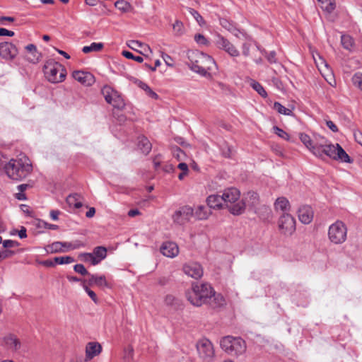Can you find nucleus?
<instances>
[{
  "label": "nucleus",
  "instance_id": "1",
  "mask_svg": "<svg viewBox=\"0 0 362 362\" xmlns=\"http://www.w3.org/2000/svg\"><path fill=\"white\" fill-rule=\"evenodd\" d=\"M311 153L322 160L329 158L347 163H352L349 156L339 144H333L320 134L315 135V141H314V146L311 147Z\"/></svg>",
  "mask_w": 362,
  "mask_h": 362
},
{
  "label": "nucleus",
  "instance_id": "2",
  "mask_svg": "<svg viewBox=\"0 0 362 362\" xmlns=\"http://www.w3.org/2000/svg\"><path fill=\"white\" fill-rule=\"evenodd\" d=\"M188 300L195 306H201L209 302L212 297L217 300V305L221 306L224 304L225 300L221 295L215 296L212 287L209 284H195L192 286L191 291L186 293Z\"/></svg>",
  "mask_w": 362,
  "mask_h": 362
},
{
  "label": "nucleus",
  "instance_id": "3",
  "mask_svg": "<svg viewBox=\"0 0 362 362\" xmlns=\"http://www.w3.org/2000/svg\"><path fill=\"white\" fill-rule=\"evenodd\" d=\"M6 175L12 180H22L33 170L30 159L22 156L16 159H11L4 166Z\"/></svg>",
  "mask_w": 362,
  "mask_h": 362
},
{
  "label": "nucleus",
  "instance_id": "4",
  "mask_svg": "<svg viewBox=\"0 0 362 362\" xmlns=\"http://www.w3.org/2000/svg\"><path fill=\"white\" fill-rule=\"evenodd\" d=\"M187 54L188 66L201 76H206L208 74V70H212L213 66H216L214 59L208 54L199 52H189Z\"/></svg>",
  "mask_w": 362,
  "mask_h": 362
},
{
  "label": "nucleus",
  "instance_id": "5",
  "mask_svg": "<svg viewBox=\"0 0 362 362\" xmlns=\"http://www.w3.org/2000/svg\"><path fill=\"white\" fill-rule=\"evenodd\" d=\"M240 191L235 187L225 189L222 197L226 206L233 215H240L245 211L246 204L243 200H240Z\"/></svg>",
  "mask_w": 362,
  "mask_h": 362
},
{
  "label": "nucleus",
  "instance_id": "6",
  "mask_svg": "<svg viewBox=\"0 0 362 362\" xmlns=\"http://www.w3.org/2000/svg\"><path fill=\"white\" fill-rule=\"evenodd\" d=\"M220 346L226 353L234 356L243 355L246 351V343L240 337L226 336L221 339Z\"/></svg>",
  "mask_w": 362,
  "mask_h": 362
},
{
  "label": "nucleus",
  "instance_id": "7",
  "mask_svg": "<svg viewBox=\"0 0 362 362\" xmlns=\"http://www.w3.org/2000/svg\"><path fill=\"white\" fill-rule=\"evenodd\" d=\"M43 71L46 78L53 83L62 82L66 76V71L62 65L52 61L45 63Z\"/></svg>",
  "mask_w": 362,
  "mask_h": 362
},
{
  "label": "nucleus",
  "instance_id": "8",
  "mask_svg": "<svg viewBox=\"0 0 362 362\" xmlns=\"http://www.w3.org/2000/svg\"><path fill=\"white\" fill-rule=\"evenodd\" d=\"M347 228L341 221H337L329 227L328 237L334 244H341L346 241Z\"/></svg>",
  "mask_w": 362,
  "mask_h": 362
},
{
  "label": "nucleus",
  "instance_id": "9",
  "mask_svg": "<svg viewBox=\"0 0 362 362\" xmlns=\"http://www.w3.org/2000/svg\"><path fill=\"white\" fill-rule=\"evenodd\" d=\"M102 93L106 102L115 108L122 110L124 107L125 103L121 95L112 87L105 86L102 89Z\"/></svg>",
  "mask_w": 362,
  "mask_h": 362
},
{
  "label": "nucleus",
  "instance_id": "10",
  "mask_svg": "<svg viewBox=\"0 0 362 362\" xmlns=\"http://www.w3.org/2000/svg\"><path fill=\"white\" fill-rule=\"evenodd\" d=\"M198 354L204 361L210 362L215 352L212 343L206 338L199 339L196 344Z\"/></svg>",
  "mask_w": 362,
  "mask_h": 362
},
{
  "label": "nucleus",
  "instance_id": "11",
  "mask_svg": "<svg viewBox=\"0 0 362 362\" xmlns=\"http://www.w3.org/2000/svg\"><path fill=\"white\" fill-rule=\"evenodd\" d=\"M216 46L232 57L240 56L239 50L228 40L221 35H217L215 40Z\"/></svg>",
  "mask_w": 362,
  "mask_h": 362
},
{
  "label": "nucleus",
  "instance_id": "12",
  "mask_svg": "<svg viewBox=\"0 0 362 362\" xmlns=\"http://www.w3.org/2000/svg\"><path fill=\"white\" fill-rule=\"evenodd\" d=\"M194 216V209L189 206H183L175 211L172 216L174 223L183 225Z\"/></svg>",
  "mask_w": 362,
  "mask_h": 362
},
{
  "label": "nucleus",
  "instance_id": "13",
  "mask_svg": "<svg viewBox=\"0 0 362 362\" xmlns=\"http://www.w3.org/2000/svg\"><path fill=\"white\" fill-rule=\"evenodd\" d=\"M279 228L284 235H291L296 230L294 218L288 214H284L279 218Z\"/></svg>",
  "mask_w": 362,
  "mask_h": 362
},
{
  "label": "nucleus",
  "instance_id": "14",
  "mask_svg": "<svg viewBox=\"0 0 362 362\" xmlns=\"http://www.w3.org/2000/svg\"><path fill=\"white\" fill-rule=\"evenodd\" d=\"M182 271L186 275L194 279H200L204 274L202 265L194 262L185 264L182 267Z\"/></svg>",
  "mask_w": 362,
  "mask_h": 362
},
{
  "label": "nucleus",
  "instance_id": "15",
  "mask_svg": "<svg viewBox=\"0 0 362 362\" xmlns=\"http://www.w3.org/2000/svg\"><path fill=\"white\" fill-rule=\"evenodd\" d=\"M18 50L15 45L8 42L0 43V57L5 59L12 60L18 54Z\"/></svg>",
  "mask_w": 362,
  "mask_h": 362
},
{
  "label": "nucleus",
  "instance_id": "16",
  "mask_svg": "<svg viewBox=\"0 0 362 362\" xmlns=\"http://www.w3.org/2000/svg\"><path fill=\"white\" fill-rule=\"evenodd\" d=\"M72 76L76 81L86 86H91L95 82L94 76L89 72L74 71Z\"/></svg>",
  "mask_w": 362,
  "mask_h": 362
},
{
  "label": "nucleus",
  "instance_id": "17",
  "mask_svg": "<svg viewBox=\"0 0 362 362\" xmlns=\"http://www.w3.org/2000/svg\"><path fill=\"white\" fill-rule=\"evenodd\" d=\"M160 252L165 257L173 258L179 253L177 245L174 242H165L160 248Z\"/></svg>",
  "mask_w": 362,
  "mask_h": 362
},
{
  "label": "nucleus",
  "instance_id": "18",
  "mask_svg": "<svg viewBox=\"0 0 362 362\" xmlns=\"http://www.w3.org/2000/svg\"><path fill=\"white\" fill-rule=\"evenodd\" d=\"M298 218L304 224L310 223L313 218V211L309 206H303L298 211Z\"/></svg>",
  "mask_w": 362,
  "mask_h": 362
},
{
  "label": "nucleus",
  "instance_id": "19",
  "mask_svg": "<svg viewBox=\"0 0 362 362\" xmlns=\"http://www.w3.org/2000/svg\"><path fill=\"white\" fill-rule=\"evenodd\" d=\"M25 49L26 51L25 57L27 61L33 64H36L40 61L41 54L37 51L35 45H28Z\"/></svg>",
  "mask_w": 362,
  "mask_h": 362
},
{
  "label": "nucleus",
  "instance_id": "20",
  "mask_svg": "<svg viewBox=\"0 0 362 362\" xmlns=\"http://www.w3.org/2000/svg\"><path fill=\"white\" fill-rule=\"evenodd\" d=\"M102 351V346L98 342H88L86 347V358L90 360L95 356L99 355Z\"/></svg>",
  "mask_w": 362,
  "mask_h": 362
},
{
  "label": "nucleus",
  "instance_id": "21",
  "mask_svg": "<svg viewBox=\"0 0 362 362\" xmlns=\"http://www.w3.org/2000/svg\"><path fill=\"white\" fill-rule=\"evenodd\" d=\"M88 277V279L86 280V284L89 286L95 285L100 288L108 286V284L104 275L98 276L97 274H90Z\"/></svg>",
  "mask_w": 362,
  "mask_h": 362
},
{
  "label": "nucleus",
  "instance_id": "22",
  "mask_svg": "<svg viewBox=\"0 0 362 362\" xmlns=\"http://www.w3.org/2000/svg\"><path fill=\"white\" fill-rule=\"evenodd\" d=\"M4 341L7 348L11 351H17L21 348L20 340L13 334L6 336Z\"/></svg>",
  "mask_w": 362,
  "mask_h": 362
},
{
  "label": "nucleus",
  "instance_id": "23",
  "mask_svg": "<svg viewBox=\"0 0 362 362\" xmlns=\"http://www.w3.org/2000/svg\"><path fill=\"white\" fill-rule=\"evenodd\" d=\"M206 202L211 209H219L223 206V199L222 195L212 194L207 197Z\"/></svg>",
  "mask_w": 362,
  "mask_h": 362
},
{
  "label": "nucleus",
  "instance_id": "24",
  "mask_svg": "<svg viewBox=\"0 0 362 362\" xmlns=\"http://www.w3.org/2000/svg\"><path fill=\"white\" fill-rule=\"evenodd\" d=\"M211 214L210 210L204 206H198L195 211L194 210V216L198 220L206 219Z\"/></svg>",
  "mask_w": 362,
  "mask_h": 362
},
{
  "label": "nucleus",
  "instance_id": "25",
  "mask_svg": "<svg viewBox=\"0 0 362 362\" xmlns=\"http://www.w3.org/2000/svg\"><path fill=\"white\" fill-rule=\"evenodd\" d=\"M138 147L144 154H148L151 150L152 145L146 137L142 136L139 137Z\"/></svg>",
  "mask_w": 362,
  "mask_h": 362
},
{
  "label": "nucleus",
  "instance_id": "26",
  "mask_svg": "<svg viewBox=\"0 0 362 362\" xmlns=\"http://www.w3.org/2000/svg\"><path fill=\"white\" fill-rule=\"evenodd\" d=\"M66 203L70 206H74L76 209H79L83 206L81 201V196L78 194H74L68 196L66 198Z\"/></svg>",
  "mask_w": 362,
  "mask_h": 362
},
{
  "label": "nucleus",
  "instance_id": "27",
  "mask_svg": "<svg viewBox=\"0 0 362 362\" xmlns=\"http://www.w3.org/2000/svg\"><path fill=\"white\" fill-rule=\"evenodd\" d=\"M274 206L276 210H281L283 211H288L290 209V204L288 200L285 197L278 198L275 203Z\"/></svg>",
  "mask_w": 362,
  "mask_h": 362
},
{
  "label": "nucleus",
  "instance_id": "28",
  "mask_svg": "<svg viewBox=\"0 0 362 362\" xmlns=\"http://www.w3.org/2000/svg\"><path fill=\"white\" fill-rule=\"evenodd\" d=\"M99 263L107 257V249L103 246H98L93 249L92 252Z\"/></svg>",
  "mask_w": 362,
  "mask_h": 362
},
{
  "label": "nucleus",
  "instance_id": "29",
  "mask_svg": "<svg viewBox=\"0 0 362 362\" xmlns=\"http://www.w3.org/2000/svg\"><path fill=\"white\" fill-rule=\"evenodd\" d=\"M341 43L343 47L349 51H351L354 45V39L349 35L341 36Z\"/></svg>",
  "mask_w": 362,
  "mask_h": 362
},
{
  "label": "nucleus",
  "instance_id": "30",
  "mask_svg": "<svg viewBox=\"0 0 362 362\" xmlns=\"http://www.w3.org/2000/svg\"><path fill=\"white\" fill-rule=\"evenodd\" d=\"M315 135L314 134L313 138H310L306 134L301 133L300 134V139L303 142V144L306 146L307 148L311 152V147L314 146V141H315Z\"/></svg>",
  "mask_w": 362,
  "mask_h": 362
},
{
  "label": "nucleus",
  "instance_id": "31",
  "mask_svg": "<svg viewBox=\"0 0 362 362\" xmlns=\"http://www.w3.org/2000/svg\"><path fill=\"white\" fill-rule=\"evenodd\" d=\"M79 258L81 259V261L88 262L92 265H97L99 264L98 261L97 260V259H95V256L92 252L81 253L79 255Z\"/></svg>",
  "mask_w": 362,
  "mask_h": 362
},
{
  "label": "nucleus",
  "instance_id": "32",
  "mask_svg": "<svg viewBox=\"0 0 362 362\" xmlns=\"http://www.w3.org/2000/svg\"><path fill=\"white\" fill-rule=\"evenodd\" d=\"M273 108L279 114L291 116L293 115L292 110L286 108L279 102L274 103Z\"/></svg>",
  "mask_w": 362,
  "mask_h": 362
},
{
  "label": "nucleus",
  "instance_id": "33",
  "mask_svg": "<svg viewBox=\"0 0 362 362\" xmlns=\"http://www.w3.org/2000/svg\"><path fill=\"white\" fill-rule=\"evenodd\" d=\"M103 47V44L101 42H92L88 46H84L82 49L83 52L89 53L91 52H98Z\"/></svg>",
  "mask_w": 362,
  "mask_h": 362
},
{
  "label": "nucleus",
  "instance_id": "34",
  "mask_svg": "<svg viewBox=\"0 0 362 362\" xmlns=\"http://www.w3.org/2000/svg\"><path fill=\"white\" fill-rule=\"evenodd\" d=\"M47 251L51 253H57L65 252L63 248L62 242H54L47 247Z\"/></svg>",
  "mask_w": 362,
  "mask_h": 362
},
{
  "label": "nucleus",
  "instance_id": "35",
  "mask_svg": "<svg viewBox=\"0 0 362 362\" xmlns=\"http://www.w3.org/2000/svg\"><path fill=\"white\" fill-rule=\"evenodd\" d=\"M317 1L320 3L321 8L329 13L333 11L335 8L334 0H317Z\"/></svg>",
  "mask_w": 362,
  "mask_h": 362
},
{
  "label": "nucleus",
  "instance_id": "36",
  "mask_svg": "<svg viewBox=\"0 0 362 362\" xmlns=\"http://www.w3.org/2000/svg\"><path fill=\"white\" fill-rule=\"evenodd\" d=\"M251 87L255 90L262 98H267V93L263 86L257 81L252 80L250 82Z\"/></svg>",
  "mask_w": 362,
  "mask_h": 362
},
{
  "label": "nucleus",
  "instance_id": "37",
  "mask_svg": "<svg viewBox=\"0 0 362 362\" xmlns=\"http://www.w3.org/2000/svg\"><path fill=\"white\" fill-rule=\"evenodd\" d=\"M187 11L189 13L194 17L196 21L198 23L199 25H202L204 24V20L202 16L199 13V12L194 8H187Z\"/></svg>",
  "mask_w": 362,
  "mask_h": 362
},
{
  "label": "nucleus",
  "instance_id": "38",
  "mask_svg": "<svg viewBox=\"0 0 362 362\" xmlns=\"http://www.w3.org/2000/svg\"><path fill=\"white\" fill-rule=\"evenodd\" d=\"M173 29L175 35L180 36L184 33L183 23L178 20H177L173 25Z\"/></svg>",
  "mask_w": 362,
  "mask_h": 362
},
{
  "label": "nucleus",
  "instance_id": "39",
  "mask_svg": "<svg viewBox=\"0 0 362 362\" xmlns=\"http://www.w3.org/2000/svg\"><path fill=\"white\" fill-rule=\"evenodd\" d=\"M54 260L56 264H70L75 261L74 258L71 256L56 257Z\"/></svg>",
  "mask_w": 362,
  "mask_h": 362
},
{
  "label": "nucleus",
  "instance_id": "40",
  "mask_svg": "<svg viewBox=\"0 0 362 362\" xmlns=\"http://www.w3.org/2000/svg\"><path fill=\"white\" fill-rule=\"evenodd\" d=\"M354 86L362 90V74L360 72L354 74L351 78Z\"/></svg>",
  "mask_w": 362,
  "mask_h": 362
},
{
  "label": "nucleus",
  "instance_id": "41",
  "mask_svg": "<svg viewBox=\"0 0 362 362\" xmlns=\"http://www.w3.org/2000/svg\"><path fill=\"white\" fill-rule=\"evenodd\" d=\"M115 6L117 9L124 12L128 11L130 8V4L124 0L117 1Z\"/></svg>",
  "mask_w": 362,
  "mask_h": 362
},
{
  "label": "nucleus",
  "instance_id": "42",
  "mask_svg": "<svg viewBox=\"0 0 362 362\" xmlns=\"http://www.w3.org/2000/svg\"><path fill=\"white\" fill-rule=\"evenodd\" d=\"M37 227L40 228H47L50 230H57L59 228L57 225L48 223L42 220H39L37 221Z\"/></svg>",
  "mask_w": 362,
  "mask_h": 362
},
{
  "label": "nucleus",
  "instance_id": "43",
  "mask_svg": "<svg viewBox=\"0 0 362 362\" xmlns=\"http://www.w3.org/2000/svg\"><path fill=\"white\" fill-rule=\"evenodd\" d=\"M82 286H83V289L85 290V291L88 295V296L93 300V301L95 303H98V299L97 298V296L94 291H93L92 290L88 288V287L86 284V281H83Z\"/></svg>",
  "mask_w": 362,
  "mask_h": 362
},
{
  "label": "nucleus",
  "instance_id": "44",
  "mask_svg": "<svg viewBox=\"0 0 362 362\" xmlns=\"http://www.w3.org/2000/svg\"><path fill=\"white\" fill-rule=\"evenodd\" d=\"M122 55L127 59H133L137 62L141 63L144 61V59L141 56H134L132 52L129 51L124 50L122 52Z\"/></svg>",
  "mask_w": 362,
  "mask_h": 362
},
{
  "label": "nucleus",
  "instance_id": "45",
  "mask_svg": "<svg viewBox=\"0 0 362 362\" xmlns=\"http://www.w3.org/2000/svg\"><path fill=\"white\" fill-rule=\"evenodd\" d=\"M74 270L82 276H88L90 273L87 271V269L85 268L83 264H77L74 265Z\"/></svg>",
  "mask_w": 362,
  "mask_h": 362
},
{
  "label": "nucleus",
  "instance_id": "46",
  "mask_svg": "<svg viewBox=\"0 0 362 362\" xmlns=\"http://www.w3.org/2000/svg\"><path fill=\"white\" fill-rule=\"evenodd\" d=\"M140 87L152 98H158V95L147 84L142 83Z\"/></svg>",
  "mask_w": 362,
  "mask_h": 362
},
{
  "label": "nucleus",
  "instance_id": "47",
  "mask_svg": "<svg viewBox=\"0 0 362 362\" xmlns=\"http://www.w3.org/2000/svg\"><path fill=\"white\" fill-rule=\"evenodd\" d=\"M127 45L131 48V49H136L137 48L139 47H143L144 46L145 47L144 49H150V47L148 46H146V45H144L143 43L137 41V40H131L129 41V42L127 44Z\"/></svg>",
  "mask_w": 362,
  "mask_h": 362
},
{
  "label": "nucleus",
  "instance_id": "48",
  "mask_svg": "<svg viewBox=\"0 0 362 362\" xmlns=\"http://www.w3.org/2000/svg\"><path fill=\"white\" fill-rule=\"evenodd\" d=\"M274 132L276 134H277L279 137L285 139V140H289V135L283 129L281 128L275 126L274 127Z\"/></svg>",
  "mask_w": 362,
  "mask_h": 362
},
{
  "label": "nucleus",
  "instance_id": "49",
  "mask_svg": "<svg viewBox=\"0 0 362 362\" xmlns=\"http://www.w3.org/2000/svg\"><path fill=\"white\" fill-rule=\"evenodd\" d=\"M2 243H3V247L4 248L16 247L19 245V243L17 241L13 240H6L3 241Z\"/></svg>",
  "mask_w": 362,
  "mask_h": 362
},
{
  "label": "nucleus",
  "instance_id": "50",
  "mask_svg": "<svg viewBox=\"0 0 362 362\" xmlns=\"http://www.w3.org/2000/svg\"><path fill=\"white\" fill-rule=\"evenodd\" d=\"M251 43L249 42H245L242 45V53L245 57L250 56V50Z\"/></svg>",
  "mask_w": 362,
  "mask_h": 362
},
{
  "label": "nucleus",
  "instance_id": "51",
  "mask_svg": "<svg viewBox=\"0 0 362 362\" xmlns=\"http://www.w3.org/2000/svg\"><path fill=\"white\" fill-rule=\"evenodd\" d=\"M265 57L268 62L270 64H274L276 62V52L275 51H271L270 52H267L265 54Z\"/></svg>",
  "mask_w": 362,
  "mask_h": 362
},
{
  "label": "nucleus",
  "instance_id": "52",
  "mask_svg": "<svg viewBox=\"0 0 362 362\" xmlns=\"http://www.w3.org/2000/svg\"><path fill=\"white\" fill-rule=\"evenodd\" d=\"M194 40L199 45H206L208 42L206 37L202 34L195 35Z\"/></svg>",
  "mask_w": 362,
  "mask_h": 362
},
{
  "label": "nucleus",
  "instance_id": "53",
  "mask_svg": "<svg viewBox=\"0 0 362 362\" xmlns=\"http://www.w3.org/2000/svg\"><path fill=\"white\" fill-rule=\"evenodd\" d=\"M15 252L12 250H4L2 252L0 251V259H6L12 255H13Z\"/></svg>",
  "mask_w": 362,
  "mask_h": 362
},
{
  "label": "nucleus",
  "instance_id": "54",
  "mask_svg": "<svg viewBox=\"0 0 362 362\" xmlns=\"http://www.w3.org/2000/svg\"><path fill=\"white\" fill-rule=\"evenodd\" d=\"M247 197L251 200V204L255 205L258 200V194L254 192H250L247 193Z\"/></svg>",
  "mask_w": 362,
  "mask_h": 362
},
{
  "label": "nucleus",
  "instance_id": "55",
  "mask_svg": "<svg viewBox=\"0 0 362 362\" xmlns=\"http://www.w3.org/2000/svg\"><path fill=\"white\" fill-rule=\"evenodd\" d=\"M71 243V244H70L69 246H70V249H71V250L78 249V248L84 246V244L82 242H81L80 240H75V241H73Z\"/></svg>",
  "mask_w": 362,
  "mask_h": 362
},
{
  "label": "nucleus",
  "instance_id": "56",
  "mask_svg": "<svg viewBox=\"0 0 362 362\" xmlns=\"http://www.w3.org/2000/svg\"><path fill=\"white\" fill-rule=\"evenodd\" d=\"M326 125L333 132H337L339 131L337 125L331 120L326 121Z\"/></svg>",
  "mask_w": 362,
  "mask_h": 362
},
{
  "label": "nucleus",
  "instance_id": "57",
  "mask_svg": "<svg viewBox=\"0 0 362 362\" xmlns=\"http://www.w3.org/2000/svg\"><path fill=\"white\" fill-rule=\"evenodd\" d=\"M134 354V349L132 347L129 346L128 349L125 350L124 358L129 361L132 359Z\"/></svg>",
  "mask_w": 362,
  "mask_h": 362
},
{
  "label": "nucleus",
  "instance_id": "58",
  "mask_svg": "<svg viewBox=\"0 0 362 362\" xmlns=\"http://www.w3.org/2000/svg\"><path fill=\"white\" fill-rule=\"evenodd\" d=\"M14 35H15L14 32L8 30L4 28H0V36L13 37Z\"/></svg>",
  "mask_w": 362,
  "mask_h": 362
},
{
  "label": "nucleus",
  "instance_id": "59",
  "mask_svg": "<svg viewBox=\"0 0 362 362\" xmlns=\"http://www.w3.org/2000/svg\"><path fill=\"white\" fill-rule=\"evenodd\" d=\"M162 57H163L164 62H165V64H167V66H173V63H172L173 59L170 56H169L167 54H165L162 55Z\"/></svg>",
  "mask_w": 362,
  "mask_h": 362
},
{
  "label": "nucleus",
  "instance_id": "60",
  "mask_svg": "<svg viewBox=\"0 0 362 362\" xmlns=\"http://www.w3.org/2000/svg\"><path fill=\"white\" fill-rule=\"evenodd\" d=\"M60 214L61 212L59 210H51L49 216L53 221H57L58 220V216Z\"/></svg>",
  "mask_w": 362,
  "mask_h": 362
},
{
  "label": "nucleus",
  "instance_id": "61",
  "mask_svg": "<svg viewBox=\"0 0 362 362\" xmlns=\"http://www.w3.org/2000/svg\"><path fill=\"white\" fill-rule=\"evenodd\" d=\"M174 300H175V298H174V296H173L171 295H168L165 298V303L168 305H173L174 303Z\"/></svg>",
  "mask_w": 362,
  "mask_h": 362
},
{
  "label": "nucleus",
  "instance_id": "62",
  "mask_svg": "<svg viewBox=\"0 0 362 362\" xmlns=\"http://www.w3.org/2000/svg\"><path fill=\"white\" fill-rule=\"evenodd\" d=\"M177 168L182 170V172L188 173V165L185 163H180L178 164Z\"/></svg>",
  "mask_w": 362,
  "mask_h": 362
},
{
  "label": "nucleus",
  "instance_id": "63",
  "mask_svg": "<svg viewBox=\"0 0 362 362\" xmlns=\"http://www.w3.org/2000/svg\"><path fill=\"white\" fill-rule=\"evenodd\" d=\"M163 169L165 173H170L174 170V167L172 164H165Z\"/></svg>",
  "mask_w": 362,
  "mask_h": 362
},
{
  "label": "nucleus",
  "instance_id": "64",
  "mask_svg": "<svg viewBox=\"0 0 362 362\" xmlns=\"http://www.w3.org/2000/svg\"><path fill=\"white\" fill-rule=\"evenodd\" d=\"M356 141L362 146V134L361 132L355 133Z\"/></svg>",
  "mask_w": 362,
  "mask_h": 362
}]
</instances>
